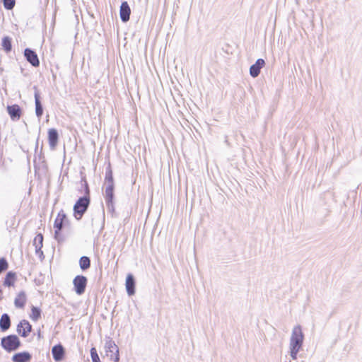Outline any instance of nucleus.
Segmentation results:
<instances>
[{
    "mask_svg": "<svg viewBox=\"0 0 362 362\" xmlns=\"http://www.w3.org/2000/svg\"><path fill=\"white\" fill-rule=\"evenodd\" d=\"M38 141H39V138H37V141H36L35 153H37V148H38Z\"/></svg>",
    "mask_w": 362,
    "mask_h": 362,
    "instance_id": "30",
    "label": "nucleus"
},
{
    "mask_svg": "<svg viewBox=\"0 0 362 362\" xmlns=\"http://www.w3.org/2000/svg\"><path fill=\"white\" fill-rule=\"evenodd\" d=\"M105 351L107 356L110 358L111 360L117 362L119 360V349L114 341L109 339L105 343Z\"/></svg>",
    "mask_w": 362,
    "mask_h": 362,
    "instance_id": "4",
    "label": "nucleus"
},
{
    "mask_svg": "<svg viewBox=\"0 0 362 362\" xmlns=\"http://www.w3.org/2000/svg\"><path fill=\"white\" fill-rule=\"evenodd\" d=\"M303 339L304 334L300 325L295 326L293 328L289 343L290 356L293 360L297 358V354L303 346Z\"/></svg>",
    "mask_w": 362,
    "mask_h": 362,
    "instance_id": "1",
    "label": "nucleus"
},
{
    "mask_svg": "<svg viewBox=\"0 0 362 362\" xmlns=\"http://www.w3.org/2000/svg\"><path fill=\"white\" fill-rule=\"evenodd\" d=\"M90 190L87 182H85V195L80 197L74 206V216L80 220L87 211L90 204Z\"/></svg>",
    "mask_w": 362,
    "mask_h": 362,
    "instance_id": "2",
    "label": "nucleus"
},
{
    "mask_svg": "<svg viewBox=\"0 0 362 362\" xmlns=\"http://www.w3.org/2000/svg\"><path fill=\"white\" fill-rule=\"evenodd\" d=\"M125 286L128 295L133 296L135 293V279L132 274L127 276Z\"/></svg>",
    "mask_w": 362,
    "mask_h": 362,
    "instance_id": "15",
    "label": "nucleus"
},
{
    "mask_svg": "<svg viewBox=\"0 0 362 362\" xmlns=\"http://www.w3.org/2000/svg\"><path fill=\"white\" fill-rule=\"evenodd\" d=\"M8 267L7 260L4 257L0 258V274L6 271Z\"/></svg>",
    "mask_w": 362,
    "mask_h": 362,
    "instance_id": "27",
    "label": "nucleus"
},
{
    "mask_svg": "<svg viewBox=\"0 0 362 362\" xmlns=\"http://www.w3.org/2000/svg\"><path fill=\"white\" fill-rule=\"evenodd\" d=\"M30 359L31 355L27 351L15 354L12 357L13 362H28Z\"/></svg>",
    "mask_w": 362,
    "mask_h": 362,
    "instance_id": "18",
    "label": "nucleus"
},
{
    "mask_svg": "<svg viewBox=\"0 0 362 362\" xmlns=\"http://www.w3.org/2000/svg\"><path fill=\"white\" fill-rule=\"evenodd\" d=\"M16 281V273L12 271L8 272L4 279V286L11 287L14 286Z\"/></svg>",
    "mask_w": 362,
    "mask_h": 362,
    "instance_id": "20",
    "label": "nucleus"
},
{
    "mask_svg": "<svg viewBox=\"0 0 362 362\" xmlns=\"http://www.w3.org/2000/svg\"><path fill=\"white\" fill-rule=\"evenodd\" d=\"M43 235L41 233L37 234L34 240H33V245L35 246V250L36 255L39 256L40 258H44V254L42 250V247L43 246Z\"/></svg>",
    "mask_w": 362,
    "mask_h": 362,
    "instance_id": "9",
    "label": "nucleus"
},
{
    "mask_svg": "<svg viewBox=\"0 0 362 362\" xmlns=\"http://www.w3.org/2000/svg\"><path fill=\"white\" fill-rule=\"evenodd\" d=\"M4 6L7 10H11L15 6L16 0H3Z\"/></svg>",
    "mask_w": 362,
    "mask_h": 362,
    "instance_id": "25",
    "label": "nucleus"
},
{
    "mask_svg": "<svg viewBox=\"0 0 362 362\" xmlns=\"http://www.w3.org/2000/svg\"><path fill=\"white\" fill-rule=\"evenodd\" d=\"M41 316V310L35 306H32L30 318L33 321H37Z\"/></svg>",
    "mask_w": 362,
    "mask_h": 362,
    "instance_id": "24",
    "label": "nucleus"
},
{
    "mask_svg": "<svg viewBox=\"0 0 362 362\" xmlns=\"http://www.w3.org/2000/svg\"><path fill=\"white\" fill-rule=\"evenodd\" d=\"M1 345L7 352L17 350L21 345L19 338L14 334L4 337L1 340Z\"/></svg>",
    "mask_w": 362,
    "mask_h": 362,
    "instance_id": "3",
    "label": "nucleus"
},
{
    "mask_svg": "<svg viewBox=\"0 0 362 362\" xmlns=\"http://www.w3.org/2000/svg\"><path fill=\"white\" fill-rule=\"evenodd\" d=\"M90 356L93 362H100L97 350L95 347H93L90 349Z\"/></svg>",
    "mask_w": 362,
    "mask_h": 362,
    "instance_id": "26",
    "label": "nucleus"
},
{
    "mask_svg": "<svg viewBox=\"0 0 362 362\" xmlns=\"http://www.w3.org/2000/svg\"><path fill=\"white\" fill-rule=\"evenodd\" d=\"M66 214L63 212L59 213L57 217L56 218L54 223V227L55 228L54 232V237L56 239L58 238V236L59 235V232L63 228V223L64 221L66 219Z\"/></svg>",
    "mask_w": 362,
    "mask_h": 362,
    "instance_id": "10",
    "label": "nucleus"
},
{
    "mask_svg": "<svg viewBox=\"0 0 362 362\" xmlns=\"http://www.w3.org/2000/svg\"><path fill=\"white\" fill-rule=\"evenodd\" d=\"M24 56L26 60L33 66L37 67L40 65L38 57L35 51L30 48H25Z\"/></svg>",
    "mask_w": 362,
    "mask_h": 362,
    "instance_id": "6",
    "label": "nucleus"
},
{
    "mask_svg": "<svg viewBox=\"0 0 362 362\" xmlns=\"http://www.w3.org/2000/svg\"><path fill=\"white\" fill-rule=\"evenodd\" d=\"M131 14L130 7L127 1H123L120 6L119 15L122 22L126 23L129 20Z\"/></svg>",
    "mask_w": 362,
    "mask_h": 362,
    "instance_id": "12",
    "label": "nucleus"
},
{
    "mask_svg": "<svg viewBox=\"0 0 362 362\" xmlns=\"http://www.w3.org/2000/svg\"><path fill=\"white\" fill-rule=\"evenodd\" d=\"M265 66V61L263 59H258L256 62L250 67V74L252 77L256 78L260 74L261 69Z\"/></svg>",
    "mask_w": 362,
    "mask_h": 362,
    "instance_id": "8",
    "label": "nucleus"
},
{
    "mask_svg": "<svg viewBox=\"0 0 362 362\" xmlns=\"http://www.w3.org/2000/svg\"><path fill=\"white\" fill-rule=\"evenodd\" d=\"M59 134L55 129H49L48 131V141L49 147L52 150H54L58 143Z\"/></svg>",
    "mask_w": 362,
    "mask_h": 362,
    "instance_id": "14",
    "label": "nucleus"
},
{
    "mask_svg": "<svg viewBox=\"0 0 362 362\" xmlns=\"http://www.w3.org/2000/svg\"><path fill=\"white\" fill-rule=\"evenodd\" d=\"M113 199L114 198H112L111 200H110L109 199L105 198V202H106L107 207V209L110 211H114V210H115Z\"/></svg>",
    "mask_w": 362,
    "mask_h": 362,
    "instance_id": "29",
    "label": "nucleus"
},
{
    "mask_svg": "<svg viewBox=\"0 0 362 362\" xmlns=\"http://www.w3.org/2000/svg\"><path fill=\"white\" fill-rule=\"evenodd\" d=\"M31 329L32 326L29 322L25 320H21L17 327L18 333L23 337H28Z\"/></svg>",
    "mask_w": 362,
    "mask_h": 362,
    "instance_id": "7",
    "label": "nucleus"
},
{
    "mask_svg": "<svg viewBox=\"0 0 362 362\" xmlns=\"http://www.w3.org/2000/svg\"><path fill=\"white\" fill-rule=\"evenodd\" d=\"M11 326V319L7 313H4L0 318V329L5 332L9 329Z\"/></svg>",
    "mask_w": 362,
    "mask_h": 362,
    "instance_id": "21",
    "label": "nucleus"
},
{
    "mask_svg": "<svg viewBox=\"0 0 362 362\" xmlns=\"http://www.w3.org/2000/svg\"><path fill=\"white\" fill-rule=\"evenodd\" d=\"M1 45L4 48V49L8 52L11 50L12 46H11V40L9 37L6 36L2 39V43Z\"/></svg>",
    "mask_w": 362,
    "mask_h": 362,
    "instance_id": "23",
    "label": "nucleus"
},
{
    "mask_svg": "<svg viewBox=\"0 0 362 362\" xmlns=\"http://www.w3.org/2000/svg\"><path fill=\"white\" fill-rule=\"evenodd\" d=\"M88 279L85 276L77 275L73 280L74 291L78 295H82L86 291Z\"/></svg>",
    "mask_w": 362,
    "mask_h": 362,
    "instance_id": "5",
    "label": "nucleus"
},
{
    "mask_svg": "<svg viewBox=\"0 0 362 362\" xmlns=\"http://www.w3.org/2000/svg\"><path fill=\"white\" fill-rule=\"evenodd\" d=\"M108 180L114 181L112 171V169L110 165L106 169L105 177V181H108Z\"/></svg>",
    "mask_w": 362,
    "mask_h": 362,
    "instance_id": "28",
    "label": "nucleus"
},
{
    "mask_svg": "<svg viewBox=\"0 0 362 362\" xmlns=\"http://www.w3.org/2000/svg\"><path fill=\"white\" fill-rule=\"evenodd\" d=\"M64 349L60 344L54 346L52 349L53 358L57 362L62 361L64 356Z\"/></svg>",
    "mask_w": 362,
    "mask_h": 362,
    "instance_id": "13",
    "label": "nucleus"
},
{
    "mask_svg": "<svg viewBox=\"0 0 362 362\" xmlns=\"http://www.w3.org/2000/svg\"><path fill=\"white\" fill-rule=\"evenodd\" d=\"M105 198H107L111 200L112 198H114V189H115V183L114 181H105Z\"/></svg>",
    "mask_w": 362,
    "mask_h": 362,
    "instance_id": "17",
    "label": "nucleus"
},
{
    "mask_svg": "<svg viewBox=\"0 0 362 362\" xmlns=\"http://www.w3.org/2000/svg\"><path fill=\"white\" fill-rule=\"evenodd\" d=\"M35 114L38 118H40L43 114V107L40 100V95L37 88L35 86Z\"/></svg>",
    "mask_w": 362,
    "mask_h": 362,
    "instance_id": "16",
    "label": "nucleus"
},
{
    "mask_svg": "<svg viewBox=\"0 0 362 362\" xmlns=\"http://www.w3.org/2000/svg\"><path fill=\"white\" fill-rule=\"evenodd\" d=\"M27 298L24 291L18 293L14 300V305L18 308H23L26 303Z\"/></svg>",
    "mask_w": 362,
    "mask_h": 362,
    "instance_id": "19",
    "label": "nucleus"
},
{
    "mask_svg": "<svg viewBox=\"0 0 362 362\" xmlns=\"http://www.w3.org/2000/svg\"><path fill=\"white\" fill-rule=\"evenodd\" d=\"M80 268L83 270H87L90 267V259L87 256H82L79 259Z\"/></svg>",
    "mask_w": 362,
    "mask_h": 362,
    "instance_id": "22",
    "label": "nucleus"
},
{
    "mask_svg": "<svg viewBox=\"0 0 362 362\" xmlns=\"http://www.w3.org/2000/svg\"><path fill=\"white\" fill-rule=\"evenodd\" d=\"M7 112L13 121H17L21 118V109L18 105H8Z\"/></svg>",
    "mask_w": 362,
    "mask_h": 362,
    "instance_id": "11",
    "label": "nucleus"
}]
</instances>
